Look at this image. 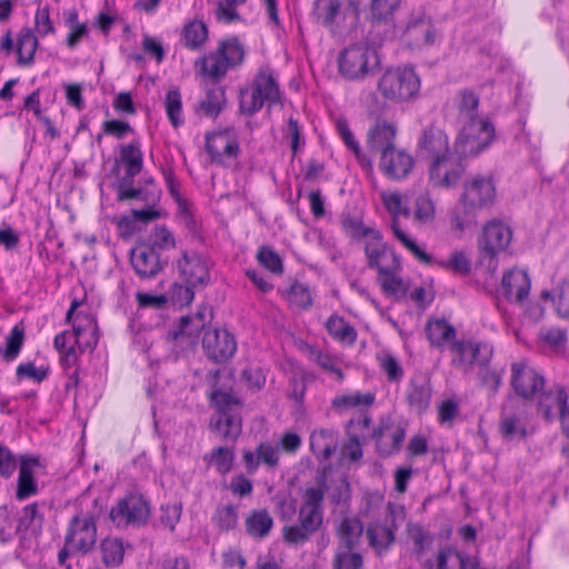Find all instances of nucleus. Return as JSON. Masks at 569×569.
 <instances>
[{"label": "nucleus", "mask_w": 569, "mask_h": 569, "mask_svg": "<svg viewBox=\"0 0 569 569\" xmlns=\"http://www.w3.org/2000/svg\"><path fill=\"white\" fill-rule=\"evenodd\" d=\"M496 199V186L490 176L476 174L468 178L459 203L452 213L450 228L457 238H462L477 224L480 211L492 206Z\"/></svg>", "instance_id": "obj_1"}, {"label": "nucleus", "mask_w": 569, "mask_h": 569, "mask_svg": "<svg viewBox=\"0 0 569 569\" xmlns=\"http://www.w3.org/2000/svg\"><path fill=\"white\" fill-rule=\"evenodd\" d=\"M79 302L73 301L67 315L72 325V331L60 333L54 339V347L61 353L64 367H73L79 356L87 349H92L98 342V327L96 320L87 312L77 311Z\"/></svg>", "instance_id": "obj_2"}, {"label": "nucleus", "mask_w": 569, "mask_h": 569, "mask_svg": "<svg viewBox=\"0 0 569 569\" xmlns=\"http://www.w3.org/2000/svg\"><path fill=\"white\" fill-rule=\"evenodd\" d=\"M423 147L431 156L429 181L440 189L455 187L462 177L461 158L455 150H449L448 137L440 130L430 131L425 136Z\"/></svg>", "instance_id": "obj_3"}, {"label": "nucleus", "mask_w": 569, "mask_h": 569, "mask_svg": "<svg viewBox=\"0 0 569 569\" xmlns=\"http://www.w3.org/2000/svg\"><path fill=\"white\" fill-rule=\"evenodd\" d=\"M315 14L317 21L333 36H351L358 27L360 2L358 0H317Z\"/></svg>", "instance_id": "obj_4"}, {"label": "nucleus", "mask_w": 569, "mask_h": 569, "mask_svg": "<svg viewBox=\"0 0 569 569\" xmlns=\"http://www.w3.org/2000/svg\"><path fill=\"white\" fill-rule=\"evenodd\" d=\"M377 88L386 101L403 103L417 97L420 79L412 68L388 69L379 78Z\"/></svg>", "instance_id": "obj_5"}, {"label": "nucleus", "mask_w": 569, "mask_h": 569, "mask_svg": "<svg viewBox=\"0 0 569 569\" xmlns=\"http://www.w3.org/2000/svg\"><path fill=\"white\" fill-rule=\"evenodd\" d=\"M378 66L379 59L376 51L362 43L345 48L338 57L339 73L351 81L363 80L373 73Z\"/></svg>", "instance_id": "obj_6"}, {"label": "nucleus", "mask_w": 569, "mask_h": 569, "mask_svg": "<svg viewBox=\"0 0 569 569\" xmlns=\"http://www.w3.org/2000/svg\"><path fill=\"white\" fill-rule=\"evenodd\" d=\"M493 139V127L486 118L466 121L456 139L453 150L460 157L476 156Z\"/></svg>", "instance_id": "obj_7"}, {"label": "nucleus", "mask_w": 569, "mask_h": 569, "mask_svg": "<svg viewBox=\"0 0 569 569\" xmlns=\"http://www.w3.org/2000/svg\"><path fill=\"white\" fill-rule=\"evenodd\" d=\"M244 56V50L237 39H227L220 42L217 51L203 57L196 63L198 72L218 79L226 74L229 68L238 66Z\"/></svg>", "instance_id": "obj_8"}, {"label": "nucleus", "mask_w": 569, "mask_h": 569, "mask_svg": "<svg viewBox=\"0 0 569 569\" xmlns=\"http://www.w3.org/2000/svg\"><path fill=\"white\" fill-rule=\"evenodd\" d=\"M452 365L469 373L483 370L492 356V348L485 342L467 339L451 343Z\"/></svg>", "instance_id": "obj_9"}, {"label": "nucleus", "mask_w": 569, "mask_h": 569, "mask_svg": "<svg viewBox=\"0 0 569 569\" xmlns=\"http://www.w3.org/2000/svg\"><path fill=\"white\" fill-rule=\"evenodd\" d=\"M279 100L278 84L271 73L261 71L254 79L252 86L241 91L240 109L244 114H253L261 107L272 104Z\"/></svg>", "instance_id": "obj_10"}, {"label": "nucleus", "mask_w": 569, "mask_h": 569, "mask_svg": "<svg viewBox=\"0 0 569 569\" xmlns=\"http://www.w3.org/2000/svg\"><path fill=\"white\" fill-rule=\"evenodd\" d=\"M512 241V230L503 221L492 219L486 222L478 237L479 251L492 260L506 251Z\"/></svg>", "instance_id": "obj_11"}, {"label": "nucleus", "mask_w": 569, "mask_h": 569, "mask_svg": "<svg viewBox=\"0 0 569 569\" xmlns=\"http://www.w3.org/2000/svg\"><path fill=\"white\" fill-rule=\"evenodd\" d=\"M149 516V505L140 495L126 496L110 511V520L118 528L144 523Z\"/></svg>", "instance_id": "obj_12"}, {"label": "nucleus", "mask_w": 569, "mask_h": 569, "mask_svg": "<svg viewBox=\"0 0 569 569\" xmlns=\"http://www.w3.org/2000/svg\"><path fill=\"white\" fill-rule=\"evenodd\" d=\"M96 539L97 528L93 517L81 513L70 522L66 547L69 551L87 552L93 547Z\"/></svg>", "instance_id": "obj_13"}, {"label": "nucleus", "mask_w": 569, "mask_h": 569, "mask_svg": "<svg viewBox=\"0 0 569 569\" xmlns=\"http://www.w3.org/2000/svg\"><path fill=\"white\" fill-rule=\"evenodd\" d=\"M211 312L207 307L200 308L194 315L184 316L171 332L176 346L181 350L196 345L199 332L210 321Z\"/></svg>", "instance_id": "obj_14"}, {"label": "nucleus", "mask_w": 569, "mask_h": 569, "mask_svg": "<svg viewBox=\"0 0 569 569\" xmlns=\"http://www.w3.org/2000/svg\"><path fill=\"white\" fill-rule=\"evenodd\" d=\"M511 386L522 398H530L543 387L542 377L527 362H515L511 367Z\"/></svg>", "instance_id": "obj_15"}, {"label": "nucleus", "mask_w": 569, "mask_h": 569, "mask_svg": "<svg viewBox=\"0 0 569 569\" xmlns=\"http://www.w3.org/2000/svg\"><path fill=\"white\" fill-rule=\"evenodd\" d=\"M401 37L408 46L420 48L433 43L436 31L423 12H416L408 19Z\"/></svg>", "instance_id": "obj_16"}, {"label": "nucleus", "mask_w": 569, "mask_h": 569, "mask_svg": "<svg viewBox=\"0 0 569 569\" xmlns=\"http://www.w3.org/2000/svg\"><path fill=\"white\" fill-rule=\"evenodd\" d=\"M202 346L208 358L222 362L231 358L237 349L234 338L227 330H210L206 332Z\"/></svg>", "instance_id": "obj_17"}, {"label": "nucleus", "mask_w": 569, "mask_h": 569, "mask_svg": "<svg viewBox=\"0 0 569 569\" xmlns=\"http://www.w3.org/2000/svg\"><path fill=\"white\" fill-rule=\"evenodd\" d=\"M207 148L216 161L229 163L238 154L237 136L232 129L213 132L207 138Z\"/></svg>", "instance_id": "obj_18"}, {"label": "nucleus", "mask_w": 569, "mask_h": 569, "mask_svg": "<svg viewBox=\"0 0 569 569\" xmlns=\"http://www.w3.org/2000/svg\"><path fill=\"white\" fill-rule=\"evenodd\" d=\"M397 128L393 122L387 119H378L369 129L367 134V147L381 154L395 148Z\"/></svg>", "instance_id": "obj_19"}, {"label": "nucleus", "mask_w": 569, "mask_h": 569, "mask_svg": "<svg viewBox=\"0 0 569 569\" xmlns=\"http://www.w3.org/2000/svg\"><path fill=\"white\" fill-rule=\"evenodd\" d=\"M530 291L528 274L521 269L506 271L501 279V292L510 302H521Z\"/></svg>", "instance_id": "obj_20"}, {"label": "nucleus", "mask_w": 569, "mask_h": 569, "mask_svg": "<svg viewBox=\"0 0 569 569\" xmlns=\"http://www.w3.org/2000/svg\"><path fill=\"white\" fill-rule=\"evenodd\" d=\"M182 280L189 286L203 284L209 279V267L199 256L184 254L178 262Z\"/></svg>", "instance_id": "obj_21"}, {"label": "nucleus", "mask_w": 569, "mask_h": 569, "mask_svg": "<svg viewBox=\"0 0 569 569\" xmlns=\"http://www.w3.org/2000/svg\"><path fill=\"white\" fill-rule=\"evenodd\" d=\"M323 492L319 488H310L303 495L299 512V521L309 529L317 530L321 523L320 503Z\"/></svg>", "instance_id": "obj_22"}, {"label": "nucleus", "mask_w": 569, "mask_h": 569, "mask_svg": "<svg viewBox=\"0 0 569 569\" xmlns=\"http://www.w3.org/2000/svg\"><path fill=\"white\" fill-rule=\"evenodd\" d=\"M500 431L506 439H522L529 432V423L522 410L505 407L500 421Z\"/></svg>", "instance_id": "obj_23"}, {"label": "nucleus", "mask_w": 569, "mask_h": 569, "mask_svg": "<svg viewBox=\"0 0 569 569\" xmlns=\"http://www.w3.org/2000/svg\"><path fill=\"white\" fill-rule=\"evenodd\" d=\"M366 254L370 267L377 268L378 271L383 267L395 266L398 261L397 257L382 243L378 231L369 233L366 239Z\"/></svg>", "instance_id": "obj_24"}, {"label": "nucleus", "mask_w": 569, "mask_h": 569, "mask_svg": "<svg viewBox=\"0 0 569 569\" xmlns=\"http://www.w3.org/2000/svg\"><path fill=\"white\" fill-rule=\"evenodd\" d=\"M380 169L390 178L400 179L406 177L412 169V158L403 151L393 149L381 154Z\"/></svg>", "instance_id": "obj_25"}, {"label": "nucleus", "mask_w": 569, "mask_h": 569, "mask_svg": "<svg viewBox=\"0 0 569 569\" xmlns=\"http://www.w3.org/2000/svg\"><path fill=\"white\" fill-rule=\"evenodd\" d=\"M40 467L37 458L23 457L20 460L17 498L23 500L38 491L34 473Z\"/></svg>", "instance_id": "obj_26"}, {"label": "nucleus", "mask_w": 569, "mask_h": 569, "mask_svg": "<svg viewBox=\"0 0 569 569\" xmlns=\"http://www.w3.org/2000/svg\"><path fill=\"white\" fill-rule=\"evenodd\" d=\"M131 264L142 277L153 276L159 270V260L156 252L146 246H139L132 250Z\"/></svg>", "instance_id": "obj_27"}, {"label": "nucleus", "mask_w": 569, "mask_h": 569, "mask_svg": "<svg viewBox=\"0 0 569 569\" xmlns=\"http://www.w3.org/2000/svg\"><path fill=\"white\" fill-rule=\"evenodd\" d=\"M567 401V395L563 390L557 389L549 392H543L539 396L538 412L546 420H553L560 418L561 410Z\"/></svg>", "instance_id": "obj_28"}, {"label": "nucleus", "mask_w": 569, "mask_h": 569, "mask_svg": "<svg viewBox=\"0 0 569 569\" xmlns=\"http://www.w3.org/2000/svg\"><path fill=\"white\" fill-rule=\"evenodd\" d=\"M400 269L399 261L395 262V266L383 267L379 270V282L383 292L388 296L400 298L407 292V284L398 276Z\"/></svg>", "instance_id": "obj_29"}, {"label": "nucleus", "mask_w": 569, "mask_h": 569, "mask_svg": "<svg viewBox=\"0 0 569 569\" xmlns=\"http://www.w3.org/2000/svg\"><path fill=\"white\" fill-rule=\"evenodd\" d=\"M540 297L543 301L551 300L560 317H569V280L558 281L552 291L543 290Z\"/></svg>", "instance_id": "obj_30"}, {"label": "nucleus", "mask_w": 569, "mask_h": 569, "mask_svg": "<svg viewBox=\"0 0 569 569\" xmlns=\"http://www.w3.org/2000/svg\"><path fill=\"white\" fill-rule=\"evenodd\" d=\"M426 567L428 569H467L468 562L455 548L445 547L439 550L435 560L427 561Z\"/></svg>", "instance_id": "obj_31"}, {"label": "nucleus", "mask_w": 569, "mask_h": 569, "mask_svg": "<svg viewBox=\"0 0 569 569\" xmlns=\"http://www.w3.org/2000/svg\"><path fill=\"white\" fill-rule=\"evenodd\" d=\"M373 395L370 392H351L337 396L332 400V407L338 411H348L351 409H361L369 407L373 402Z\"/></svg>", "instance_id": "obj_32"}, {"label": "nucleus", "mask_w": 569, "mask_h": 569, "mask_svg": "<svg viewBox=\"0 0 569 569\" xmlns=\"http://www.w3.org/2000/svg\"><path fill=\"white\" fill-rule=\"evenodd\" d=\"M99 552L106 567H118L124 556V547L117 538H106L99 546Z\"/></svg>", "instance_id": "obj_33"}, {"label": "nucleus", "mask_w": 569, "mask_h": 569, "mask_svg": "<svg viewBox=\"0 0 569 569\" xmlns=\"http://www.w3.org/2000/svg\"><path fill=\"white\" fill-rule=\"evenodd\" d=\"M337 447V439L330 430H318L312 432L310 437V448L315 455L327 459L331 456Z\"/></svg>", "instance_id": "obj_34"}, {"label": "nucleus", "mask_w": 569, "mask_h": 569, "mask_svg": "<svg viewBox=\"0 0 569 569\" xmlns=\"http://www.w3.org/2000/svg\"><path fill=\"white\" fill-rule=\"evenodd\" d=\"M436 264L461 276L467 274L470 270V260L463 251H453L447 258L437 260Z\"/></svg>", "instance_id": "obj_35"}, {"label": "nucleus", "mask_w": 569, "mask_h": 569, "mask_svg": "<svg viewBox=\"0 0 569 569\" xmlns=\"http://www.w3.org/2000/svg\"><path fill=\"white\" fill-rule=\"evenodd\" d=\"M426 331L429 341L433 346H442L455 337V329L443 320L430 321Z\"/></svg>", "instance_id": "obj_36"}, {"label": "nucleus", "mask_w": 569, "mask_h": 569, "mask_svg": "<svg viewBox=\"0 0 569 569\" xmlns=\"http://www.w3.org/2000/svg\"><path fill=\"white\" fill-rule=\"evenodd\" d=\"M208 37L207 28L202 21L193 20L188 22L182 31V40L189 48L200 47Z\"/></svg>", "instance_id": "obj_37"}, {"label": "nucleus", "mask_w": 569, "mask_h": 569, "mask_svg": "<svg viewBox=\"0 0 569 569\" xmlns=\"http://www.w3.org/2000/svg\"><path fill=\"white\" fill-rule=\"evenodd\" d=\"M212 427L224 438L233 439L241 431V421L233 415L220 412L212 421Z\"/></svg>", "instance_id": "obj_38"}, {"label": "nucleus", "mask_w": 569, "mask_h": 569, "mask_svg": "<svg viewBox=\"0 0 569 569\" xmlns=\"http://www.w3.org/2000/svg\"><path fill=\"white\" fill-rule=\"evenodd\" d=\"M37 46L38 41L32 31L29 29L22 30L19 34L17 46L19 62L23 64L30 63L33 59Z\"/></svg>", "instance_id": "obj_39"}, {"label": "nucleus", "mask_w": 569, "mask_h": 569, "mask_svg": "<svg viewBox=\"0 0 569 569\" xmlns=\"http://www.w3.org/2000/svg\"><path fill=\"white\" fill-rule=\"evenodd\" d=\"M391 230L395 237L407 248L418 260L422 262H430V257L427 254L405 230L401 229L399 220L395 219L391 222Z\"/></svg>", "instance_id": "obj_40"}, {"label": "nucleus", "mask_w": 569, "mask_h": 569, "mask_svg": "<svg viewBox=\"0 0 569 569\" xmlns=\"http://www.w3.org/2000/svg\"><path fill=\"white\" fill-rule=\"evenodd\" d=\"M246 527L249 535L262 538L272 527V518L266 511H256L247 518Z\"/></svg>", "instance_id": "obj_41"}, {"label": "nucleus", "mask_w": 569, "mask_h": 569, "mask_svg": "<svg viewBox=\"0 0 569 569\" xmlns=\"http://www.w3.org/2000/svg\"><path fill=\"white\" fill-rule=\"evenodd\" d=\"M164 108L171 124L177 128L183 122L182 102L177 89H169L164 98Z\"/></svg>", "instance_id": "obj_42"}, {"label": "nucleus", "mask_w": 569, "mask_h": 569, "mask_svg": "<svg viewBox=\"0 0 569 569\" xmlns=\"http://www.w3.org/2000/svg\"><path fill=\"white\" fill-rule=\"evenodd\" d=\"M370 545L378 551L386 550L393 541L392 530L387 525L376 523L368 529Z\"/></svg>", "instance_id": "obj_43"}, {"label": "nucleus", "mask_w": 569, "mask_h": 569, "mask_svg": "<svg viewBox=\"0 0 569 569\" xmlns=\"http://www.w3.org/2000/svg\"><path fill=\"white\" fill-rule=\"evenodd\" d=\"M120 160L126 166L129 177L138 174L142 169V153L136 144L123 146Z\"/></svg>", "instance_id": "obj_44"}, {"label": "nucleus", "mask_w": 569, "mask_h": 569, "mask_svg": "<svg viewBox=\"0 0 569 569\" xmlns=\"http://www.w3.org/2000/svg\"><path fill=\"white\" fill-rule=\"evenodd\" d=\"M380 199L386 208V210L389 212V214L392 217L391 222L397 219L399 216H409V210L403 201V198L401 194L392 191H383L380 194Z\"/></svg>", "instance_id": "obj_45"}, {"label": "nucleus", "mask_w": 569, "mask_h": 569, "mask_svg": "<svg viewBox=\"0 0 569 569\" xmlns=\"http://www.w3.org/2000/svg\"><path fill=\"white\" fill-rule=\"evenodd\" d=\"M224 102V92L221 88L214 87L207 91L204 99L200 103V110L207 117H216Z\"/></svg>", "instance_id": "obj_46"}, {"label": "nucleus", "mask_w": 569, "mask_h": 569, "mask_svg": "<svg viewBox=\"0 0 569 569\" xmlns=\"http://www.w3.org/2000/svg\"><path fill=\"white\" fill-rule=\"evenodd\" d=\"M362 525L358 519H346L340 526V539L347 549H352L362 533Z\"/></svg>", "instance_id": "obj_47"}, {"label": "nucleus", "mask_w": 569, "mask_h": 569, "mask_svg": "<svg viewBox=\"0 0 569 569\" xmlns=\"http://www.w3.org/2000/svg\"><path fill=\"white\" fill-rule=\"evenodd\" d=\"M436 207L428 194H421L416 199L413 217L419 223H429L435 219Z\"/></svg>", "instance_id": "obj_48"}, {"label": "nucleus", "mask_w": 569, "mask_h": 569, "mask_svg": "<svg viewBox=\"0 0 569 569\" xmlns=\"http://www.w3.org/2000/svg\"><path fill=\"white\" fill-rule=\"evenodd\" d=\"M208 461L220 473H227L233 463V452L229 448L219 447L211 451Z\"/></svg>", "instance_id": "obj_49"}, {"label": "nucleus", "mask_w": 569, "mask_h": 569, "mask_svg": "<svg viewBox=\"0 0 569 569\" xmlns=\"http://www.w3.org/2000/svg\"><path fill=\"white\" fill-rule=\"evenodd\" d=\"M23 340H24L23 328L19 325L13 327V329L11 330V333L7 338L6 349L2 352L3 358L7 361H11L18 356V353L23 345Z\"/></svg>", "instance_id": "obj_50"}, {"label": "nucleus", "mask_w": 569, "mask_h": 569, "mask_svg": "<svg viewBox=\"0 0 569 569\" xmlns=\"http://www.w3.org/2000/svg\"><path fill=\"white\" fill-rule=\"evenodd\" d=\"M431 391L429 383H412L409 392V401L418 411H422L429 405Z\"/></svg>", "instance_id": "obj_51"}, {"label": "nucleus", "mask_w": 569, "mask_h": 569, "mask_svg": "<svg viewBox=\"0 0 569 569\" xmlns=\"http://www.w3.org/2000/svg\"><path fill=\"white\" fill-rule=\"evenodd\" d=\"M327 329L333 337L342 341L352 342L356 338L355 330L342 318L336 316L327 321Z\"/></svg>", "instance_id": "obj_52"}, {"label": "nucleus", "mask_w": 569, "mask_h": 569, "mask_svg": "<svg viewBox=\"0 0 569 569\" xmlns=\"http://www.w3.org/2000/svg\"><path fill=\"white\" fill-rule=\"evenodd\" d=\"M152 250L167 251L176 247V239L164 227H157L150 237Z\"/></svg>", "instance_id": "obj_53"}, {"label": "nucleus", "mask_w": 569, "mask_h": 569, "mask_svg": "<svg viewBox=\"0 0 569 569\" xmlns=\"http://www.w3.org/2000/svg\"><path fill=\"white\" fill-rule=\"evenodd\" d=\"M457 104L461 117L466 118V121L470 120L471 118H477L475 112L478 107V98L473 92L468 90L461 91L457 96Z\"/></svg>", "instance_id": "obj_54"}, {"label": "nucleus", "mask_w": 569, "mask_h": 569, "mask_svg": "<svg viewBox=\"0 0 569 569\" xmlns=\"http://www.w3.org/2000/svg\"><path fill=\"white\" fill-rule=\"evenodd\" d=\"M313 531V529H309L300 522V525L286 526L282 533L287 543L298 546L307 541Z\"/></svg>", "instance_id": "obj_55"}, {"label": "nucleus", "mask_w": 569, "mask_h": 569, "mask_svg": "<svg viewBox=\"0 0 569 569\" xmlns=\"http://www.w3.org/2000/svg\"><path fill=\"white\" fill-rule=\"evenodd\" d=\"M311 357L315 362H317L325 371L331 373L338 381L343 379V372L337 359L319 351L312 352Z\"/></svg>", "instance_id": "obj_56"}, {"label": "nucleus", "mask_w": 569, "mask_h": 569, "mask_svg": "<svg viewBox=\"0 0 569 569\" xmlns=\"http://www.w3.org/2000/svg\"><path fill=\"white\" fill-rule=\"evenodd\" d=\"M335 569H360L362 559L360 555L351 552L350 549L338 551L335 559Z\"/></svg>", "instance_id": "obj_57"}, {"label": "nucleus", "mask_w": 569, "mask_h": 569, "mask_svg": "<svg viewBox=\"0 0 569 569\" xmlns=\"http://www.w3.org/2000/svg\"><path fill=\"white\" fill-rule=\"evenodd\" d=\"M401 0H372L371 12L376 19L385 20L395 13Z\"/></svg>", "instance_id": "obj_58"}, {"label": "nucleus", "mask_w": 569, "mask_h": 569, "mask_svg": "<svg viewBox=\"0 0 569 569\" xmlns=\"http://www.w3.org/2000/svg\"><path fill=\"white\" fill-rule=\"evenodd\" d=\"M259 262L273 273L282 272V262L280 257L269 248H261L258 252Z\"/></svg>", "instance_id": "obj_59"}, {"label": "nucleus", "mask_w": 569, "mask_h": 569, "mask_svg": "<svg viewBox=\"0 0 569 569\" xmlns=\"http://www.w3.org/2000/svg\"><path fill=\"white\" fill-rule=\"evenodd\" d=\"M181 516V505L173 503L161 508L160 522L169 530L174 529V525L179 521Z\"/></svg>", "instance_id": "obj_60"}, {"label": "nucleus", "mask_w": 569, "mask_h": 569, "mask_svg": "<svg viewBox=\"0 0 569 569\" xmlns=\"http://www.w3.org/2000/svg\"><path fill=\"white\" fill-rule=\"evenodd\" d=\"M337 130L341 137V139L343 140V142L346 143V146L355 152V154L357 156V158L361 161V162H365V158L360 154V148H359V144L357 143L352 132L350 131L348 124L346 121L343 120H339L337 122Z\"/></svg>", "instance_id": "obj_61"}, {"label": "nucleus", "mask_w": 569, "mask_h": 569, "mask_svg": "<svg viewBox=\"0 0 569 569\" xmlns=\"http://www.w3.org/2000/svg\"><path fill=\"white\" fill-rule=\"evenodd\" d=\"M288 298L292 305L305 308L311 303V296L308 289L300 283L291 286Z\"/></svg>", "instance_id": "obj_62"}, {"label": "nucleus", "mask_w": 569, "mask_h": 569, "mask_svg": "<svg viewBox=\"0 0 569 569\" xmlns=\"http://www.w3.org/2000/svg\"><path fill=\"white\" fill-rule=\"evenodd\" d=\"M192 286L186 283L183 284H173L170 291V299L174 305L183 306L188 305L193 299V291L191 289Z\"/></svg>", "instance_id": "obj_63"}, {"label": "nucleus", "mask_w": 569, "mask_h": 569, "mask_svg": "<svg viewBox=\"0 0 569 569\" xmlns=\"http://www.w3.org/2000/svg\"><path fill=\"white\" fill-rule=\"evenodd\" d=\"M40 517L38 515L37 506L31 505L23 509L22 516L19 522V529L23 528L26 530L32 529L36 530L40 527Z\"/></svg>", "instance_id": "obj_64"}]
</instances>
